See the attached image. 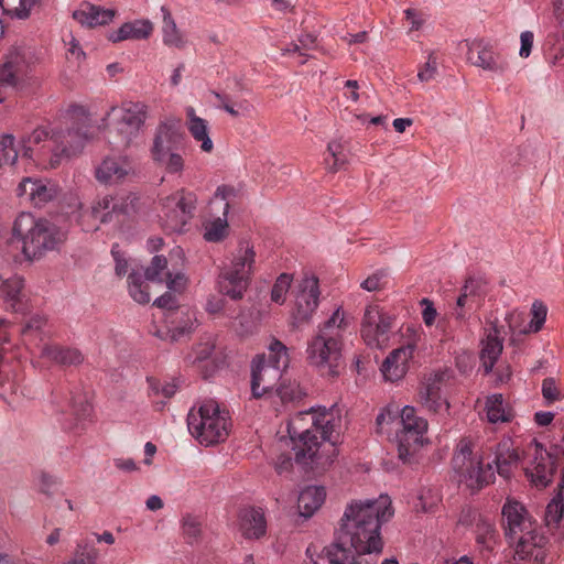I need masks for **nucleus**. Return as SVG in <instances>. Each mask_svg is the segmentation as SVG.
<instances>
[{"label": "nucleus", "mask_w": 564, "mask_h": 564, "mask_svg": "<svg viewBox=\"0 0 564 564\" xmlns=\"http://www.w3.org/2000/svg\"><path fill=\"white\" fill-rule=\"evenodd\" d=\"M392 516L388 496L352 501L340 519L336 541L324 547L323 557L328 564H372L365 555L381 552L380 527Z\"/></svg>", "instance_id": "obj_1"}, {"label": "nucleus", "mask_w": 564, "mask_h": 564, "mask_svg": "<svg viewBox=\"0 0 564 564\" xmlns=\"http://www.w3.org/2000/svg\"><path fill=\"white\" fill-rule=\"evenodd\" d=\"M65 128L50 132L36 128L21 140V156L43 169H55L63 156L76 155L91 135L88 112L83 106H70L66 112Z\"/></svg>", "instance_id": "obj_2"}, {"label": "nucleus", "mask_w": 564, "mask_h": 564, "mask_svg": "<svg viewBox=\"0 0 564 564\" xmlns=\"http://www.w3.org/2000/svg\"><path fill=\"white\" fill-rule=\"evenodd\" d=\"M335 432L334 413L326 409L296 413L288 424V433L294 444L295 460L312 469H324L334 460Z\"/></svg>", "instance_id": "obj_3"}, {"label": "nucleus", "mask_w": 564, "mask_h": 564, "mask_svg": "<svg viewBox=\"0 0 564 564\" xmlns=\"http://www.w3.org/2000/svg\"><path fill=\"white\" fill-rule=\"evenodd\" d=\"M520 457L510 438L487 444L477 456L473 454L471 442L462 440L453 457V467L469 488L480 489L494 481L496 471L509 478Z\"/></svg>", "instance_id": "obj_4"}, {"label": "nucleus", "mask_w": 564, "mask_h": 564, "mask_svg": "<svg viewBox=\"0 0 564 564\" xmlns=\"http://www.w3.org/2000/svg\"><path fill=\"white\" fill-rule=\"evenodd\" d=\"M347 325L344 313L337 308L308 341L307 359L324 376L336 377L339 373L343 336Z\"/></svg>", "instance_id": "obj_5"}, {"label": "nucleus", "mask_w": 564, "mask_h": 564, "mask_svg": "<svg viewBox=\"0 0 564 564\" xmlns=\"http://www.w3.org/2000/svg\"><path fill=\"white\" fill-rule=\"evenodd\" d=\"M13 236L22 241L23 254L32 260L46 251L58 249L66 240V231L48 219H35L21 213L13 224Z\"/></svg>", "instance_id": "obj_6"}, {"label": "nucleus", "mask_w": 564, "mask_h": 564, "mask_svg": "<svg viewBox=\"0 0 564 564\" xmlns=\"http://www.w3.org/2000/svg\"><path fill=\"white\" fill-rule=\"evenodd\" d=\"M189 433L206 446L225 441L229 433V412L216 400H205L187 415Z\"/></svg>", "instance_id": "obj_7"}, {"label": "nucleus", "mask_w": 564, "mask_h": 564, "mask_svg": "<svg viewBox=\"0 0 564 564\" xmlns=\"http://www.w3.org/2000/svg\"><path fill=\"white\" fill-rule=\"evenodd\" d=\"M289 365L288 349L284 344L273 339L269 346V355L258 356L252 364L251 391L258 399L271 394L282 379V371Z\"/></svg>", "instance_id": "obj_8"}, {"label": "nucleus", "mask_w": 564, "mask_h": 564, "mask_svg": "<svg viewBox=\"0 0 564 564\" xmlns=\"http://www.w3.org/2000/svg\"><path fill=\"white\" fill-rule=\"evenodd\" d=\"M148 107L142 102L126 101L111 107L104 118V124L117 133L116 145L127 148L139 135L147 119Z\"/></svg>", "instance_id": "obj_9"}, {"label": "nucleus", "mask_w": 564, "mask_h": 564, "mask_svg": "<svg viewBox=\"0 0 564 564\" xmlns=\"http://www.w3.org/2000/svg\"><path fill=\"white\" fill-rule=\"evenodd\" d=\"M256 252L252 247L240 246L234 254L231 264L225 268L219 274V292L232 300L242 299L247 291L252 268L254 264Z\"/></svg>", "instance_id": "obj_10"}, {"label": "nucleus", "mask_w": 564, "mask_h": 564, "mask_svg": "<svg viewBox=\"0 0 564 564\" xmlns=\"http://www.w3.org/2000/svg\"><path fill=\"white\" fill-rule=\"evenodd\" d=\"M397 425L402 427L397 433L398 456L404 464H413L416 453L426 440L427 421L416 414L415 408L405 405Z\"/></svg>", "instance_id": "obj_11"}, {"label": "nucleus", "mask_w": 564, "mask_h": 564, "mask_svg": "<svg viewBox=\"0 0 564 564\" xmlns=\"http://www.w3.org/2000/svg\"><path fill=\"white\" fill-rule=\"evenodd\" d=\"M196 196L191 192L180 191L161 199L160 220L169 232L182 231L193 217Z\"/></svg>", "instance_id": "obj_12"}, {"label": "nucleus", "mask_w": 564, "mask_h": 564, "mask_svg": "<svg viewBox=\"0 0 564 564\" xmlns=\"http://www.w3.org/2000/svg\"><path fill=\"white\" fill-rule=\"evenodd\" d=\"M395 328V318L383 312L378 305H368L365 310L360 334L365 343L375 348L389 346Z\"/></svg>", "instance_id": "obj_13"}, {"label": "nucleus", "mask_w": 564, "mask_h": 564, "mask_svg": "<svg viewBox=\"0 0 564 564\" xmlns=\"http://www.w3.org/2000/svg\"><path fill=\"white\" fill-rule=\"evenodd\" d=\"M525 476L536 487L545 488L556 470V457L544 446L532 440L525 448Z\"/></svg>", "instance_id": "obj_14"}, {"label": "nucleus", "mask_w": 564, "mask_h": 564, "mask_svg": "<svg viewBox=\"0 0 564 564\" xmlns=\"http://www.w3.org/2000/svg\"><path fill=\"white\" fill-rule=\"evenodd\" d=\"M502 524L506 538L512 545L539 530L536 521L518 501L508 500L502 508Z\"/></svg>", "instance_id": "obj_15"}, {"label": "nucleus", "mask_w": 564, "mask_h": 564, "mask_svg": "<svg viewBox=\"0 0 564 564\" xmlns=\"http://www.w3.org/2000/svg\"><path fill=\"white\" fill-rule=\"evenodd\" d=\"M165 325L159 327L153 325L150 333L154 336L170 341H180L187 337L197 322L196 313L188 307H178L176 311L163 313Z\"/></svg>", "instance_id": "obj_16"}, {"label": "nucleus", "mask_w": 564, "mask_h": 564, "mask_svg": "<svg viewBox=\"0 0 564 564\" xmlns=\"http://www.w3.org/2000/svg\"><path fill=\"white\" fill-rule=\"evenodd\" d=\"M453 372L449 369H441L427 375L419 390V402L427 411L435 414L447 412L449 404L442 394V389L451 381Z\"/></svg>", "instance_id": "obj_17"}, {"label": "nucleus", "mask_w": 564, "mask_h": 564, "mask_svg": "<svg viewBox=\"0 0 564 564\" xmlns=\"http://www.w3.org/2000/svg\"><path fill=\"white\" fill-rule=\"evenodd\" d=\"M30 58L21 48L10 51L0 65V102L10 89L17 88L29 75Z\"/></svg>", "instance_id": "obj_18"}, {"label": "nucleus", "mask_w": 564, "mask_h": 564, "mask_svg": "<svg viewBox=\"0 0 564 564\" xmlns=\"http://www.w3.org/2000/svg\"><path fill=\"white\" fill-rule=\"evenodd\" d=\"M318 279L305 275L296 286L295 308L293 311V325L299 327L307 323L318 306Z\"/></svg>", "instance_id": "obj_19"}, {"label": "nucleus", "mask_w": 564, "mask_h": 564, "mask_svg": "<svg viewBox=\"0 0 564 564\" xmlns=\"http://www.w3.org/2000/svg\"><path fill=\"white\" fill-rule=\"evenodd\" d=\"M485 294L482 281L475 278H468L463 285L460 293L451 308V316L460 324H466L470 316L480 306V301Z\"/></svg>", "instance_id": "obj_20"}, {"label": "nucleus", "mask_w": 564, "mask_h": 564, "mask_svg": "<svg viewBox=\"0 0 564 564\" xmlns=\"http://www.w3.org/2000/svg\"><path fill=\"white\" fill-rule=\"evenodd\" d=\"M547 539L538 530L528 538L512 544L513 564H544L546 558Z\"/></svg>", "instance_id": "obj_21"}, {"label": "nucleus", "mask_w": 564, "mask_h": 564, "mask_svg": "<svg viewBox=\"0 0 564 564\" xmlns=\"http://www.w3.org/2000/svg\"><path fill=\"white\" fill-rule=\"evenodd\" d=\"M184 144V134L181 131V123L177 119L166 118L161 121L156 128L152 153H161L172 150H182Z\"/></svg>", "instance_id": "obj_22"}, {"label": "nucleus", "mask_w": 564, "mask_h": 564, "mask_svg": "<svg viewBox=\"0 0 564 564\" xmlns=\"http://www.w3.org/2000/svg\"><path fill=\"white\" fill-rule=\"evenodd\" d=\"M58 191L53 181L24 177L17 188V194L29 199L34 206H41L55 198Z\"/></svg>", "instance_id": "obj_23"}, {"label": "nucleus", "mask_w": 564, "mask_h": 564, "mask_svg": "<svg viewBox=\"0 0 564 564\" xmlns=\"http://www.w3.org/2000/svg\"><path fill=\"white\" fill-rule=\"evenodd\" d=\"M415 340L410 339L405 345L394 349L384 359L381 371L389 381H397L404 377L408 371L410 359L415 351Z\"/></svg>", "instance_id": "obj_24"}, {"label": "nucleus", "mask_w": 564, "mask_h": 564, "mask_svg": "<svg viewBox=\"0 0 564 564\" xmlns=\"http://www.w3.org/2000/svg\"><path fill=\"white\" fill-rule=\"evenodd\" d=\"M463 524L473 525L477 544L486 551H492L497 543V531L490 519L475 510H468L459 520Z\"/></svg>", "instance_id": "obj_25"}, {"label": "nucleus", "mask_w": 564, "mask_h": 564, "mask_svg": "<svg viewBox=\"0 0 564 564\" xmlns=\"http://www.w3.org/2000/svg\"><path fill=\"white\" fill-rule=\"evenodd\" d=\"M129 205L123 198L105 195L98 197L90 207V216L99 223H120V217L128 213Z\"/></svg>", "instance_id": "obj_26"}, {"label": "nucleus", "mask_w": 564, "mask_h": 564, "mask_svg": "<svg viewBox=\"0 0 564 564\" xmlns=\"http://www.w3.org/2000/svg\"><path fill=\"white\" fill-rule=\"evenodd\" d=\"M167 261L162 256L153 257L151 264L145 270V280L151 282L165 283L167 289L174 292H181L186 285V278L182 273L174 276L166 269Z\"/></svg>", "instance_id": "obj_27"}, {"label": "nucleus", "mask_w": 564, "mask_h": 564, "mask_svg": "<svg viewBox=\"0 0 564 564\" xmlns=\"http://www.w3.org/2000/svg\"><path fill=\"white\" fill-rule=\"evenodd\" d=\"M235 196V188L231 186H219L215 193V199L225 202L224 206V218H216L213 221L206 224L204 238L210 242H219L225 239L228 235V223L226 216L229 209V198Z\"/></svg>", "instance_id": "obj_28"}, {"label": "nucleus", "mask_w": 564, "mask_h": 564, "mask_svg": "<svg viewBox=\"0 0 564 564\" xmlns=\"http://www.w3.org/2000/svg\"><path fill=\"white\" fill-rule=\"evenodd\" d=\"M238 528L246 539H260L267 532V521L261 508L247 507L238 513Z\"/></svg>", "instance_id": "obj_29"}, {"label": "nucleus", "mask_w": 564, "mask_h": 564, "mask_svg": "<svg viewBox=\"0 0 564 564\" xmlns=\"http://www.w3.org/2000/svg\"><path fill=\"white\" fill-rule=\"evenodd\" d=\"M132 171V164L126 156H108L96 170V177L105 184L123 180Z\"/></svg>", "instance_id": "obj_30"}, {"label": "nucleus", "mask_w": 564, "mask_h": 564, "mask_svg": "<svg viewBox=\"0 0 564 564\" xmlns=\"http://www.w3.org/2000/svg\"><path fill=\"white\" fill-rule=\"evenodd\" d=\"M116 15L112 9H102L89 2H83L73 12V18L82 25L95 28L97 25H106L110 23Z\"/></svg>", "instance_id": "obj_31"}, {"label": "nucleus", "mask_w": 564, "mask_h": 564, "mask_svg": "<svg viewBox=\"0 0 564 564\" xmlns=\"http://www.w3.org/2000/svg\"><path fill=\"white\" fill-rule=\"evenodd\" d=\"M468 61L478 67L495 73H503L508 68L505 58L481 43L473 44L468 53Z\"/></svg>", "instance_id": "obj_32"}, {"label": "nucleus", "mask_w": 564, "mask_h": 564, "mask_svg": "<svg viewBox=\"0 0 564 564\" xmlns=\"http://www.w3.org/2000/svg\"><path fill=\"white\" fill-rule=\"evenodd\" d=\"M153 32V24L149 20H134L123 23L117 31L108 34V40L118 43L126 40H144Z\"/></svg>", "instance_id": "obj_33"}, {"label": "nucleus", "mask_w": 564, "mask_h": 564, "mask_svg": "<svg viewBox=\"0 0 564 564\" xmlns=\"http://www.w3.org/2000/svg\"><path fill=\"white\" fill-rule=\"evenodd\" d=\"M161 12L163 17V23H162V41L163 44L177 48V50H184L187 46L188 40L186 34L181 31L175 20L172 17L171 11L165 7H161Z\"/></svg>", "instance_id": "obj_34"}, {"label": "nucleus", "mask_w": 564, "mask_h": 564, "mask_svg": "<svg viewBox=\"0 0 564 564\" xmlns=\"http://www.w3.org/2000/svg\"><path fill=\"white\" fill-rule=\"evenodd\" d=\"M186 127L196 142L200 143V149L204 152H212L214 143L209 138L208 122L196 116L193 107L186 109Z\"/></svg>", "instance_id": "obj_35"}, {"label": "nucleus", "mask_w": 564, "mask_h": 564, "mask_svg": "<svg viewBox=\"0 0 564 564\" xmlns=\"http://www.w3.org/2000/svg\"><path fill=\"white\" fill-rule=\"evenodd\" d=\"M42 356L64 367L78 366L84 361V355L79 349L61 345L44 346Z\"/></svg>", "instance_id": "obj_36"}, {"label": "nucleus", "mask_w": 564, "mask_h": 564, "mask_svg": "<svg viewBox=\"0 0 564 564\" xmlns=\"http://www.w3.org/2000/svg\"><path fill=\"white\" fill-rule=\"evenodd\" d=\"M326 498V490L322 486H308L304 488L297 500L300 514L310 518L321 508Z\"/></svg>", "instance_id": "obj_37"}, {"label": "nucleus", "mask_w": 564, "mask_h": 564, "mask_svg": "<svg viewBox=\"0 0 564 564\" xmlns=\"http://www.w3.org/2000/svg\"><path fill=\"white\" fill-rule=\"evenodd\" d=\"M69 411L74 416V423L65 425L66 429L80 432L85 430L86 422L90 420L93 406L85 395L72 397Z\"/></svg>", "instance_id": "obj_38"}, {"label": "nucleus", "mask_w": 564, "mask_h": 564, "mask_svg": "<svg viewBox=\"0 0 564 564\" xmlns=\"http://www.w3.org/2000/svg\"><path fill=\"white\" fill-rule=\"evenodd\" d=\"M23 280L20 276H12L2 282L0 286V299L8 303L13 312L23 310L22 303Z\"/></svg>", "instance_id": "obj_39"}, {"label": "nucleus", "mask_w": 564, "mask_h": 564, "mask_svg": "<svg viewBox=\"0 0 564 564\" xmlns=\"http://www.w3.org/2000/svg\"><path fill=\"white\" fill-rule=\"evenodd\" d=\"M486 415L490 423H506L513 417L512 411L505 402L502 394H492L486 400Z\"/></svg>", "instance_id": "obj_40"}, {"label": "nucleus", "mask_w": 564, "mask_h": 564, "mask_svg": "<svg viewBox=\"0 0 564 564\" xmlns=\"http://www.w3.org/2000/svg\"><path fill=\"white\" fill-rule=\"evenodd\" d=\"M217 107L224 109L232 117H249L253 111V106L247 99L234 101L228 95L215 93Z\"/></svg>", "instance_id": "obj_41"}, {"label": "nucleus", "mask_w": 564, "mask_h": 564, "mask_svg": "<svg viewBox=\"0 0 564 564\" xmlns=\"http://www.w3.org/2000/svg\"><path fill=\"white\" fill-rule=\"evenodd\" d=\"M181 150H172L161 153H152L153 161L162 166L167 173H181L184 169V159L180 152Z\"/></svg>", "instance_id": "obj_42"}, {"label": "nucleus", "mask_w": 564, "mask_h": 564, "mask_svg": "<svg viewBox=\"0 0 564 564\" xmlns=\"http://www.w3.org/2000/svg\"><path fill=\"white\" fill-rule=\"evenodd\" d=\"M502 351V341L498 338L497 334H489L484 343L481 350L482 366L486 372L491 371L495 362Z\"/></svg>", "instance_id": "obj_43"}, {"label": "nucleus", "mask_w": 564, "mask_h": 564, "mask_svg": "<svg viewBox=\"0 0 564 564\" xmlns=\"http://www.w3.org/2000/svg\"><path fill=\"white\" fill-rule=\"evenodd\" d=\"M37 2L39 0H0V6L6 14L24 20L31 15Z\"/></svg>", "instance_id": "obj_44"}, {"label": "nucleus", "mask_w": 564, "mask_h": 564, "mask_svg": "<svg viewBox=\"0 0 564 564\" xmlns=\"http://www.w3.org/2000/svg\"><path fill=\"white\" fill-rule=\"evenodd\" d=\"M128 283L129 293L135 302L140 304H147L150 302L148 283L142 279L140 273L132 271L128 276Z\"/></svg>", "instance_id": "obj_45"}, {"label": "nucleus", "mask_w": 564, "mask_h": 564, "mask_svg": "<svg viewBox=\"0 0 564 564\" xmlns=\"http://www.w3.org/2000/svg\"><path fill=\"white\" fill-rule=\"evenodd\" d=\"M46 325V319L41 315L30 317L24 327L22 328V336L25 343H34L43 340V327Z\"/></svg>", "instance_id": "obj_46"}, {"label": "nucleus", "mask_w": 564, "mask_h": 564, "mask_svg": "<svg viewBox=\"0 0 564 564\" xmlns=\"http://www.w3.org/2000/svg\"><path fill=\"white\" fill-rule=\"evenodd\" d=\"M347 155L339 142H329L327 147V155L325 156L326 167L332 172L339 171L346 163Z\"/></svg>", "instance_id": "obj_47"}, {"label": "nucleus", "mask_w": 564, "mask_h": 564, "mask_svg": "<svg viewBox=\"0 0 564 564\" xmlns=\"http://www.w3.org/2000/svg\"><path fill=\"white\" fill-rule=\"evenodd\" d=\"M182 532L187 543H197L202 536L200 519L192 514L184 516L182 519Z\"/></svg>", "instance_id": "obj_48"}, {"label": "nucleus", "mask_w": 564, "mask_h": 564, "mask_svg": "<svg viewBox=\"0 0 564 564\" xmlns=\"http://www.w3.org/2000/svg\"><path fill=\"white\" fill-rule=\"evenodd\" d=\"M20 151L14 147V137L4 134L0 137V167L4 164L15 163Z\"/></svg>", "instance_id": "obj_49"}, {"label": "nucleus", "mask_w": 564, "mask_h": 564, "mask_svg": "<svg viewBox=\"0 0 564 564\" xmlns=\"http://www.w3.org/2000/svg\"><path fill=\"white\" fill-rule=\"evenodd\" d=\"M273 392L283 403L300 399L302 395L299 384L291 381L286 382L284 379L279 383Z\"/></svg>", "instance_id": "obj_50"}, {"label": "nucleus", "mask_w": 564, "mask_h": 564, "mask_svg": "<svg viewBox=\"0 0 564 564\" xmlns=\"http://www.w3.org/2000/svg\"><path fill=\"white\" fill-rule=\"evenodd\" d=\"M291 275L286 273L279 275L271 291V300L274 303L283 304L285 302V295L291 286Z\"/></svg>", "instance_id": "obj_51"}, {"label": "nucleus", "mask_w": 564, "mask_h": 564, "mask_svg": "<svg viewBox=\"0 0 564 564\" xmlns=\"http://www.w3.org/2000/svg\"><path fill=\"white\" fill-rule=\"evenodd\" d=\"M546 314V306L543 303L535 301L532 305L533 316L529 324V329L527 332L538 333L545 322Z\"/></svg>", "instance_id": "obj_52"}, {"label": "nucleus", "mask_w": 564, "mask_h": 564, "mask_svg": "<svg viewBox=\"0 0 564 564\" xmlns=\"http://www.w3.org/2000/svg\"><path fill=\"white\" fill-rule=\"evenodd\" d=\"M387 284L388 275L381 270L368 276L360 286L368 292H375L384 289Z\"/></svg>", "instance_id": "obj_53"}, {"label": "nucleus", "mask_w": 564, "mask_h": 564, "mask_svg": "<svg viewBox=\"0 0 564 564\" xmlns=\"http://www.w3.org/2000/svg\"><path fill=\"white\" fill-rule=\"evenodd\" d=\"M397 421H399L398 411H392L391 409L382 410L376 419L377 432H389L388 427L391 424L397 425Z\"/></svg>", "instance_id": "obj_54"}, {"label": "nucleus", "mask_w": 564, "mask_h": 564, "mask_svg": "<svg viewBox=\"0 0 564 564\" xmlns=\"http://www.w3.org/2000/svg\"><path fill=\"white\" fill-rule=\"evenodd\" d=\"M148 382H149L151 393L156 394V395L162 394L166 399L172 398L177 390V387L175 383H171V382L162 383L161 381H159L154 378H149Z\"/></svg>", "instance_id": "obj_55"}, {"label": "nucleus", "mask_w": 564, "mask_h": 564, "mask_svg": "<svg viewBox=\"0 0 564 564\" xmlns=\"http://www.w3.org/2000/svg\"><path fill=\"white\" fill-rule=\"evenodd\" d=\"M438 500V496L432 489H427L419 497L415 508L423 512H430L437 505Z\"/></svg>", "instance_id": "obj_56"}, {"label": "nucleus", "mask_w": 564, "mask_h": 564, "mask_svg": "<svg viewBox=\"0 0 564 564\" xmlns=\"http://www.w3.org/2000/svg\"><path fill=\"white\" fill-rule=\"evenodd\" d=\"M437 67L436 57L433 54H430L427 62L423 67L420 68L417 73V77L421 82H430L435 77Z\"/></svg>", "instance_id": "obj_57"}, {"label": "nucleus", "mask_w": 564, "mask_h": 564, "mask_svg": "<svg viewBox=\"0 0 564 564\" xmlns=\"http://www.w3.org/2000/svg\"><path fill=\"white\" fill-rule=\"evenodd\" d=\"M542 394L549 402L558 400L560 392L553 378H545L542 382Z\"/></svg>", "instance_id": "obj_58"}, {"label": "nucleus", "mask_w": 564, "mask_h": 564, "mask_svg": "<svg viewBox=\"0 0 564 564\" xmlns=\"http://www.w3.org/2000/svg\"><path fill=\"white\" fill-rule=\"evenodd\" d=\"M214 344L210 341L199 343L194 348V360L193 362H202L210 358L214 351Z\"/></svg>", "instance_id": "obj_59"}, {"label": "nucleus", "mask_w": 564, "mask_h": 564, "mask_svg": "<svg viewBox=\"0 0 564 564\" xmlns=\"http://www.w3.org/2000/svg\"><path fill=\"white\" fill-rule=\"evenodd\" d=\"M160 308L166 310L164 313H170L171 311H176L180 306L176 303V297L170 292L164 293L160 297H158L154 302Z\"/></svg>", "instance_id": "obj_60"}, {"label": "nucleus", "mask_w": 564, "mask_h": 564, "mask_svg": "<svg viewBox=\"0 0 564 564\" xmlns=\"http://www.w3.org/2000/svg\"><path fill=\"white\" fill-rule=\"evenodd\" d=\"M421 305L424 306L422 311V318L426 326H432L435 323L437 312L429 299H423Z\"/></svg>", "instance_id": "obj_61"}, {"label": "nucleus", "mask_w": 564, "mask_h": 564, "mask_svg": "<svg viewBox=\"0 0 564 564\" xmlns=\"http://www.w3.org/2000/svg\"><path fill=\"white\" fill-rule=\"evenodd\" d=\"M405 19L410 23V31H417L424 22V14L415 9H406L404 11Z\"/></svg>", "instance_id": "obj_62"}, {"label": "nucleus", "mask_w": 564, "mask_h": 564, "mask_svg": "<svg viewBox=\"0 0 564 564\" xmlns=\"http://www.w3.org/2000/svg\"><path fill=\"white\" fill-rule=\"evenodd\" d=\"M533 40H534V35L531 31H524L521 33V35H520L521 47H520L519 55L522 58H527L531 54V50L533 46Z\"/></svg>", "instance_id": "obj_63"}, {"label": "nucleus", "mask_w": 564, "mask_h": 564, "mask_svg": "<svg viewBox=\"0 0 564 564\" xmlns=\"http://www.w3.org/2000/svg\"><path fill=\"white\" fill-rule=\"evenodd\" d=\"M554 420V413L540 411L534 414V421L540 426H547Z\"/></svg>", "instance_id": "obj_64"}]
</instances>
